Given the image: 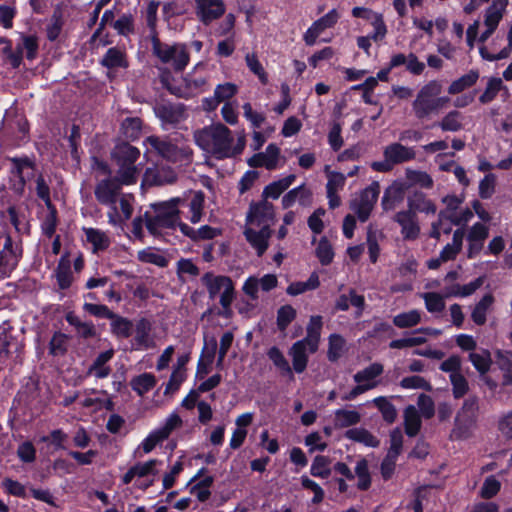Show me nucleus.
Segmentation results:
<instances>
[{
    "label": "nucleus",
    "instance_id": "9",
    "mask_svg": "<svg viewBox=\"0 0 512 512\" xmlns=\"http://www.w3.org/2000/svg\"><path fill=\"white\" fill-rule=\"evenodd\" d=\"M202 282L206 286L210 298L219 297L223 309L228 310L234 299V286L231 279L227 276L206 273L202 277Z\"/></svg>",
    "mask_w": 512,
    "mask_h": 512
},
{
    "label": "nucleus",
    "instance_id": "45",
    "mask_svg": "<svg viewBox=\"0 0 512 512\" xmlns=\"http://www.w3.org/2000/svg\"><path fill=\"white\" fill-rule=\"evenodd\" d=\"M163 441L164 439L155 430L151 431L134 450V457L142 458L144 455L152 452Z\"/></svg>",
    "mask_w": 512,
    "mask_h": 512
},
{
    "label": "nucleus",
    "instance_id": "2",
    "mask_svg": "<svg viewBox=\"0 0 512 512\" xmlns=\"http://www.w3.org/2000/svg\"><path fill=\"white\" fill-rule=\"evenodd\" d=\"M274 217V206L265 199L252 203L249 207L244 235L248 243L256 250L258 256L263 255L269 246L270 226Z\"/></svg>",
    "mask_w": 512,
    "mask_h": 512
},
{
    "label": "nucleus",
    "instance_id": "6",
    "mask_svg": "<svg viewBox=\"0 0 512 512\" xmlns=\"http://www.w3.org/2000/svg\"><path fill=\"white\" fill-rule=\"evenodd\" d=\"M143 145L145 156H160L173 163L187 164L191 161L192 151L187 146L178 147L165 138L158 136L147 137Z\"/></svg>",
    "mask_w": 512,
    "mask_h": 512
},
{
    "label": "nucleus",
    "instance_id": "3",
    "mask_svg": "<svg viewBox=\"0 0 512 512\" xmlns=\"http://www.w3.org/2000/svg\"><path fill=\"white\" fill-rule=\"evenodd\" d=\"M442 90L443 86L438 80H430L418 90L412 102V110L417 119H428L446 107L449 98L441 96Z\"/></svg>",
    "mask_w": 512,
    "mask_h": 512
},
{
    "label": "nucleus",
    "instance_id": "55",
    "mask_svg": "<svg viewBox=\"0 0 512 512\" xmlns=\"http://www.w3.org/2000/svg\"><path fill=\"white\" fill-rule=\"evenodd\" d=\"M111 330L119 338H128L132 333V323L123 317L113 314V318H110Z\"/></svg>",
    "mask_w": 512,
    "mask_h": 512
},
{
    "label": "nucleus",
    "instance_id": "51",
    "mask_svg": "<svg viewBox=\"0 0 512 512\" xmlns=\"http://www.w3.org/2000/svg\"><path fill=\"white\" fill-rule=\"evenodd\" d=\"M463 235L464 233L460 229L454 232L452 243L447 244L440 254L441 261H448L456 257L462 247Z\"/></svg>",
    "mask_w": 512,
    "mask_h": 512
},
{
    "label": "nucleus",
    "instance_id": "11",
    "mask_svg": "<svg viewBox=\"0 0 512 512\" xmlns=\"http://www.w3.org/2000/svg\"><path fill=\"white\" fill-rule=\"evenodd\" d=\"M380 193V185L377 181L366 187L357 198L351 202V209L356 213L361 222L368 220Z\"/></svg>",
    "mask_w": 512,
    "mask_h": 512
},
{
    "label": "nucleus",
    "instance_id": "30",
    "mask_svg": "<svg viewBox=\"0 0 512 512\" xmlns=\"http://www.w3.org/2000/svg\"><path fill=\"white\" fill-rule=\"evenodd\" d=\"M465 116L458 110H450L441 117L433 126L443 132H459L465 127Z\"/></svg>",
    "mask_w": 512,
    "mask_h": 512
},
{
    "label": "nucleus",
    "instance_id": "28",
    "mask_svg": "<svg viewBox=\"0 0 512 512\" xmlns=\"http://www.w3.org/2000/svg\"><path fill=\"white\" fill-rule=\"evenodd\" d=\"M322 326L323 318L321 316L313 315L310 317L306 327V336L301 341L308 345L311 354L318 350Z\"/></svg>",
    "mask_w": 512,
    "mask_h": 512
},
{
    "label": "nucleus",
    "instance_id": "41",
    "mask_svg": "<svg viewBox=\"0 0 512 512\" xmlns=\"http://www.w3.org/2000/svg\"><path fill=\"white\" fill-rule=\"evenodd\" d=\"M101 64L107 68H126L128 62L125 52L118 48H109L101 60Z\"/></svg>",
    "mask_w": 512,
    "mask_h": 512
},
{
    "label": "nucleus",
    "instance_id": "54",
    "mask_svg": "<svg viewBox=\"0 0 512 512\" xmlns=\"http://www.w3.org/2000/svg\"><path fill=\"white\" fill-rule=\"evenodd\" d=\"M182 419L181 417L173 412L171 413L164 421V423L154 429L164 440H166L170 434L177 428L181 427Z\"/></svg>",
    "mask_w": 512,
    "mask_h": 512
},
{
    "label": "nucleus",
    "instance_id": "43",
    "mask_svg": "<svg viewBox=\"0 0 512 512\" xmlns=\"http://www.w3.org/2000/svg\"><path fill=\"white\" fill-rule=\"evenodd\" d=\"M345 437L355 442L364 444L367 447H377L379 440L364 428H352L346 431Z\"/></svg>",
    "mask_w": 512,
    "mask_h": 512
},
{
    "label": "nucleus",
    "instance_id": "47",
    "mask_svg": "<svg viewBox=\"0 0 512 512\" xmlns=\"http://www.w3.org/2000/svg\"><path fill=\"white\" fill-rule=\"evenodd\" d=\"M320 285L319 276L316 272H313L307 281L294 282L287 287V293L292 296H297L306 291L314 290Z\"/></svg>",
    "mask_w": 512,
    "mask_h": 512
},
{
    "label": "nucleus",
    "instance_id": "46",
    "mask_svg": "<svg viewBox=\"0 0 512 512\" xmlns=\"http://www.w3.org/2000/svg\"><path fill=\"white\" fill-rule=\"evenodd\" d=\"M405 432L408 436H415L421 427V419L417 409L410 405L404 411Z\"/></svg>",
    "mask_w": 512,
    "mask_h": 512
},
{
    "label": "nucleus",
    "instance_id": "18",
    "mask_svg": "<svg viewBox=\"0 0 512 512\" xmlns=\"http://www.w3.org/2000/svg\"><path fill=\"white\" fill-rule=\"evenodd\" d=\"M278 284V279L275 274H266L261 278L250 276L243 284V292L252 300L258 299V292L262 290L268 292L274 289Z\"/></svg>",
    "mask_w": 512,
    "mask_h": 512
},
{
    "label": "nucleus",
    "instance_id": "7",
    "mask_svg": "<svg viewBox=\"0 0 512 512\" xmlns=\"http://www.w3.org/2000/svg\"><path fill=\"white\" fill-rule=\"evenodd\" d=\"M416 157L413 147L393 142L383 148V160L370 164L374 171L385 173L391 171L396 165L409 162Z\"/></svg>",
    "mask_w": 512,
    "mask_h": 512
},
{
    "label": "nucleus",
    "instance_id": "20",
    "mask_svg": "<svg viewBox=\"0 0 512 512\" xmlns=\"http://www.w3.org/2000/svg\"><path fill=\"white\" fill-rule=\"evenodd\" d=\"M159 465H161V461L158 459L137 462L122 476L121 481L123 484L128 485L136 478L142 479L149 476H155L158 473Z\"/></svg>",
    "mask_w": 512,
    "mask_h": 512
},
{
    "label": "nucleus",
    "instance_id": "1",
    "mask_svg": "<svg viewBox=\"0 0 512 512\" xmlns=\"http://www.w3.org/2000/svg\"><path fill=\"white\" fill-rule=\"evenodd\" d=\"M194 140L200 149L216 159L230 158L241 154L246 144L244 134H240L234 143L231 131L220 123L196 131Z\"/></svg>",
    "mask_w": 512,
    "mask_h": 512
},
{
    "label": "nucleus",
    "instance_id": "63",
    "mask_svg": "<svg viewBox=\"0 0 512 512\" xmlns=\"http://www.w3.org/2000/svg\"><path fill=\"white\" fill-rule=\"evenodd\" d=\"M355 475L358 478L357 486L360 490H367L370 487L371 479L368 470V463L365 459H361L355 466Z\"/></svg>",
    "mask_w": 512,
    "mask_h": 512
},
{
    "label": "nucleus",
    "instance_id": "58",
    "mask_svg": "<svg viewBox=\"0 0 512 512\" xmlns=\"http://www.w3.org/2000/svg\"><path fill=\"white\" fill-rule=\"evenodd\" d=\"M469 359L475 369L481 374H485L490 369L491 355L487 350L470 353Z\"/></svg>",
    "mask_w": 512,
    "mask_h": 512
},
{
    "label": "nucleus",
    "instance_id": "12",
    "mask_svg": "<svg viewBox=\"0 0 512 512\" xmlns=\"http://www.w3.org/2000/svg\"><path fill=\"white\" fill-rule=\"evenodd\" d=\"M508 0H492L491 4L484 12V31L480 34L478 40L485 43L498 28L504 17Z\"/></svg>",
    "mask_w": 512,
    "mask_h": 512
},
{
    "label": "nucleus",
    "instance_id": "36",
    "mask_svg": "<svg viewBox=\"0 0 512 512\" xmlns=\"http://www.w3.org/2000/svg\"><path fill=\"white\" fill-rule=\"evenodd\" d=\"M383 373V365L380 363H373L365 369L357 372L354 375V380L356 383H361L362 385H369L371 389L375 388L378 385V381L376 378Z\"/></svg>",
    "mask_w": 512,
    "mask_h": 512
},
{
    "label": "nucleus",
    "instance_id": "57",
    "mask_svg": "<svg viewBox=\"0 0 512 512\" xmlns=\"http://www.w3.org/2000/svg\"><path fill=\"white\" fill-rule=\"evenodd\" d=\"M123 134L127 139L136 140L141 135L142 121L139 118H126L121 125Z\"/></svg>",
    "mask_w": 512,
    "mask_h": 512
},
{
    "label": "nucleus",
    "instance_id": "35",
    "mask_svg": "<svg viewBox=\"0 0 512 512\" xmlns=\"http://www.w3.org/2000/svg\"><path fill=\"white\" fill-rule=\"evenodd\" d=\"M113 356V349H109L100 353L94 360L93 364L90 366L88 373L98 379L108 377L111 373V368L107 365V363L112 359Z\"/></svg>",
    "mask_w": 512,
    "mask_h": 512
},
{
    "label": "nucleus",
    "instance_id": "4",
    "mask_svg": "<svg viewBox=\"0 0 512 512\" xmlns=\"http://www.w3.org/2000/svg\"><path fill=\"white\" fill-rule=\"evenodd\" d=\"M180 197L151 205L154 215L145 212V225L151 234H158L162 228H175L179 221L178 206L184 204Z\"/></svg>",
    "mask_w": 512,
    "mask_h": 512
},
{
    "label": "nucleus",
    "instance_id": "26",
    "mask_svg": "<svg viewBox=\"0 0 512 512\" xmlns=\"http://www.w3.org/2000/svg\"><path fill=\"white\" fill-rule=\"evenodd\" d=\"M154 346V339L151 336V323L141 319L136 323L132 347L135 350H146Z\"/></svg>",
    "mask_w": 512,
    "mask_h": 512
},
{
    "label": "nucleus",
    "instance_id": "32",
    "mask_svg": "<svg viewBox=\"0 0 512 512\" xmlns=\"http://www.w3.org/2000/svg\"><path fill=\"white\" fill-rule=\"evenodd\" d=\"M406 185L400 182H395L390 185L384 192L382 198V207L384 210L394 209L395 206L404 199Z\"/></svg>",
    "mask_w": 512,
    "mask_h": 512
},
{
    "label": "nucleus",
    "instance_id": "61",
    "mask_svg": "<svg viewBox=\"0 0 512 512\" xmlns=\"http://www.w3.org/2000/svg\"><path fill=\"white\" fill-rule=\"evenodd\" d=\"M425 302V307L430 313H438L444 310L445 308V301L444 296L434 293V292H428L423 293L421 295Z\"/></svg>",
    "mask_w": 512,
    "mask_h": 512
},
{
    "label": "nucleus",
    "instance_id": "17",
    "mask_svg": "<svg viewBox=\"0 0 512 512\" xmlns=\"http://www.w3.org/2000/svg\"><path fill=\"white\" fill-rule=\"evenodd\" d=\"M3 249L0 252V276H7L18 264L21 251L13 246L11 237L4 235Z\"/></svg>",
    "mask_w": 512,
    "mask_h": 512
},
{
    "label": "nucleus",
    "instance_id": "25",
    "mask_svg": "<svg viewBox=\"0 0 512 512\" xmlns=\"http://www.w3.org/2000/svg\"><path fill=\"white\" fill-rule=\"evenodd\" d=\"M11 326L3 323L0 326V360L6 359L12 354H17L21 350L20 341L11 333Z\"/></svg>",
    "mask_w": 512,
    "mask_h": 512
},
{
    "label": "nucleus",
    "instance_id": "52",
    "mask_svg": "<svg viewBox=\"0 0 512 512\" xmlns=\"http://www.w3.org/2000/svg\"><path fill=\"white\" fill-rule=\"evenodd\" d=\"M204 206V194L201 191L193 192L191 195L190 202L188 204L189 207V220L192 223H198L201 220L202 212Z\"/></svg>",
    "mask_w": 512,
    "mask_h": 512
},
{
    "label": "nucleus",
    "instance_id": "59",
    "mask_svg": "<svg viewBox=\"0 0 512 512\" xmlns=\"http://www.w3.org/2000/svg\"><path fill=\"white\" fill-rule=\"evenodd\" d=\"M212 484L213 477L206 476L191 487L190 493L195 495L199 501L204 502L211 495L210 487Z\"/></svg>",
    "mask_w": 512,
    "mask_h": 512
},
{
    "label": "nucleus",
    "instance_id": "49",
    "mask_svg": "<svg viewBox=\"0 0 512 512\" xmlns=\"http://www.w3.org/2000/svg\"><path fill=\"white\" fill-rule=\"evenodd\" d=\"M245 63L250 72L257 76V78L263 85H266L268 83V75L256 53H247L245 55Z\"/></svg>",
    "mask_w": 512,
    "mask_h": 512
},
{
    "label": "nucleus",
    "instance_id": "39",
    "mask_svg": "<svg viewBox=\"0 0 512 512\" xmlns=\"http://www.w3.org/2000/svg\"><path fill=\"white\" fill-rule=\"evenodd\" d=\"M157 384V379L152 373H142L134 376L130 381L132 390L139 396H144Z\"/></svg>",
    "mask_w": 512,
    "mask_h": 512
},
{
    "label": "nucleus",
    "instance_id": "27",
    "mask_svg": "<svg viewBox=\"0 0 512 512\" xmlns=\"http://www.w3.org/2000/svg\"><path fill=\"white\" fill-rule=\"evenodd\" d=\"M346 183V176L343 173H331L326 183V194L328 204L331 209L337 208L341 204L339 192L343 190Z\"/></svg>",
    "mask_w": 512,
    "mask_h": 512
},
{
    "label": "nucleus",
    "instance_id": "56",
    "mask_svg": "<svg viewBox=\"0 0 512 512\" xmlns=\"http://www.w3.org/2000/svg\"><path fill=\"white\" fill-rule=\"evenodd\" d=\"M345 340L339 334H331L329 336L328 358L330 361L339 359L345 350Z\"/></svg>",
    "mask_w": 512,
    "mask_h": 512
},
{
    "label": "nucleus",
    "instance_id": "42",
    "mask_svg": "<svg viewBox=\"0 0 512 512\" xmlns=\"http://www.w3.org/2000/svg\"><path fill=\"white\" fill-rule=\"evenodd\" d=\"M421 320L422 312L417 309H412L395 315L393 317V324L400 329H405L418 325Z\"/></svg>",
    "mask_w": 512,
    "mask_h": 512
},
{
    "label": "nucleus",
    "instance_id": "23",
    "mask_svg": "<svg viewBox=\"0 0 512 512\" xmlns=\"http://www.w3.org/2000/svg\"><path fill=\"white\" fill-rule=\"evenodd\" d=\"M120 183L116 180H103L98 183L95 188V196L97 200L108 207L115 204L120 197Z\"/></svg>",
    "mask_w": 512,
    "mask_h": 512
},
{
    "label": "nucleus",
    "instance_id": "19",
    "mask_svg": "<svg viewBox=\"0 0 512 512\" xmlns=\"http://www.w3.org/2000/svg\"><path fill=\"white\" fill-rule=\"evenodd\" d=\"M394 221L401 228V235L404 240L413 241L416 240L420 235V225L417 219V215H414L412 211H399L394 216Z\"/></svg>",
    "mask_w": 512,
    "mask_h": 512
},
{
    "label": "nucleus",
    "instance_id": "62",
    "mask_svg": "<svg viewBox=\"0 0 512 512\" xmlns=\"http://www.w3.org/2000/svg\"><path fill=\"white\" fill-rule=\"evenodd\" d=\"M502 88V80L500 78H490L487 82L484 92L480 95L479 101L482 104L492 102Z\"/></svg>",
    "mask_w": 512,
    "mask_h": 512
},
{
    "label": "nucleus",
    "instance_id": "31",
    "mask_svg": "<svg viewBox=\"0 0 512 512\" xmlns=\"http://www.w3.org/2000/svg\"><path fill=\"white\" fill-rule=\"evenodd\" d=\"M312 192L304 184L291 189L282 197V206L284 209L292 207L298 203L307 206L311 203Z\"/></svg>",
    "mask_w": 512,
    "mask_h": 512
},
{
    "label": "nucleus",
    "instance_id": "38",
    "mask_svg": "<svg viewBox=\"0 0 512 512\" xmlns=\"http://www.w3.org/2000/svg\"><path fill=\"white\" fill-rule=\"evenodd\" d=\"M295 179L296 176L294 174H290L270 183L263 190V198L265 200L268 198L278 199L279 196L294 183Z\"/></svg>",
    "mask_w": 512,
    "mask_h": 512
},
{
    "label": "nucleus",
    "instance_id": "22",
    "mask_svg": "<svg viewBox=\"0 0 512 512\" xmlns=\"http://www.w3.org/2000/svg\"><path fill=\"white\" fill-rule=\"evenodd\" d=\"M154 111L164 126L177 124L185 118L182 104L161 103L155 106Z\"/></svg>",
    "mask_w": 512,
    "mask_h": 512
},
{
    "label": "nucleus",
    "instance_id": "14",
    "mask_svg": "<svg viewBox=\"0 0 512 512\" xmlns=\"http://www.w3.org/2000/svg\"><path fill=\"white\" fill-rule=\"evenodd\" d=\"M225 10L223 0H195L196 16L204 25H209L222 17Z\"/></svg>",
    "mask_w": 512,
    "mask_h": 512
},
{
    "label": "nucleus",
    "instance_id": "64",
    "mask_svg": "<svg viewBox=\"0 0 512 512\" xmlns=\"http://www.w3.org/2000/svg\"><path fill=\"white\" fill-rule=\"evenodd\" d=\"M498 357V365L500 370L503 373V384L510 385L512 384V360L508 353H497Z\"/></svg>",
    "mask_w": 512,
    "mask_h": 512
},
{
    "label": "nucleus",
    "instance_id": "15",
    "mask_svg": "<svg viewBox=\"0 0 512 512\" xmlns=\"http://www.w3.org/2000/svg\"><path fill=\"white\" fill-rule=\"evenodd\" d=\"M133 197L130 194H121L115 204L109 207V223L114 226H121L130 219L133 213Z\"/></svg>",
    "mask_w": 512,
    "mask_h": 512
},
{
    "label": "nucleus",
    "instance_id": "33",
    "mask_svg": "<svg viewBox=\"0 0 512 512\" xmlns=\"http://www.w3.org/2000/svg\"><path fill=\"white\" fill-rule=\"evenodd\" d=\"M309 353L308 345L300 340L290 348L289 355L292 358L293 369L296 373H302L306 369Z\"/></svg>",
    "mask_w": 512,
    "mask_h": 512
},
{
    "label": "nucleus",
    "instance_id": "24",
    "mask_svg": "<svg viewBox=\"0 0 512 512\" xmlns=\"http://www.w3.org/2000/svg\"><path fill=\"white\" fill-rule=\"evenodd\" d=\"M443 201L447 205V211L441 212L438 223L432 224L431 236L434 238H440L442 233L447 234L451 231L450 224H446L445 221L448 220L447 216L450 213H455L454 210H456L461 203V199L457 196H447Z\"/></svg>",
    "mask_w": 512,
    "mask_h": 512
},
{
    "label": "nucleus",
    "instance_id": "29",
    "mask_svg": "<svg viewBox=\"0 0 512 512\" xmlns=\"http://www.w3.org/2000/svg\"><path fill=\"white\" fill-rule=\"evenodd\" d=\"M187 85V90H182L180 88L174 87L170 84L167 77H162V83L167 87V89L180 97H187L191 94L198 93L204 91L207 81L204 77H186L184 79Z\"/></svg>",
    "mask_w": 512,
    "mask_h": 512
},
{
    "label": "nucleus",
    "instance_id": "34",
    "mask_svg": "<svg viewBox=\"0 0 512 512\" xmlns=\"http://www.w3.org/2000/svg\"><path fill=\"white\" fill-rule=\"evenodd\" d=\"M408 210L412 211L414 215L417 212L425 213V214H435L436 206L435 204L426 198V196L420 192H415L410 195L407 199Z\"/></svg>",
    "mask_w": 512,
    "mask_h": 512
},
{
    "label": "nucleus",
    "instance_id": "48",
    "mask_svg": "<svg viewBox=\"0 0 512 512\" xmlns=\"http://www.w3.org/2000/svg\"><path fill=\"white\" fill-rule=\"evenodd\" d=\"M55 275L57 283L61 289H66L71 285L72 272L69 259L66 257H61Z\"/></svg>",
    "mask_w": 512,
    "mask_h": 512
},
{
    "label": "nucleus",
    "instance_id": "53",
    "mask_svg": "<svg viewBox=\"0 0 512 512\" xmlns=\"http://www.w3.org/2000/svg\"><path fill=\"white\" fill-rule=\"evenodd\" d=\"M330 463L328 457L317 455L310 466V474L318 478H328L331 474Z\"/></svg>",
    "mask_w": 512,
    "mask_h": 512
},
{
    "label": "nucleus",
    "instance_id": "44",
    "mask_svg": "<svg viewBox=\"0 0 512 512\" xmlns=\"http://www.w3.org/2000/svg\"><path fill=\"white\" fill-rule=\"evenodd\" d=\"M361 419L356 410L338 409L334 413V427L345 428L357 424Z\"/></svg>",
    "mask_w": 512,
    "mask_h": 512
},
{
    "label": "nucleus",
    "instance_id": "5",
    "mask_svg": "<svg viewBox=\"0 0 512 512\" xmlns=\"http://www.w3.org/2000/svg\"><path fill=\"white\" fill-rule=\"evenodd\" d=\"M113 157L118 166L116 180L122 185H131L137 182L141 172L140 165L136 161L140 157V151L127 143L115 147Z\"/></svg>",
    "mask_w": 512,
    "mask_h": 512
},
{
    "label": "nucleus",
    "instance_id": "16",
    "mask_svg": "<svg viewBox=\"0 0 512 512\" xmlns=\"http://www.w3.org/2000/svg\"><path fill=\"white\" fill-rule=\"evenodd\" d=\"M339 14L335 9L330 10L323 17L319 18L307 29L303 35V40L308 46L316 44L317 38L329 28H332L338 21Z\"/></svg>",
    "mask_w": 512,
    "mask_h": 512
},
{
    "label": "nucleus",
    "instance_id": "8",
    "mask_svg": "<svg viewBox=\"0 0 512 512\" xmlns=\"http://www.w3.org/2000/svg\"><path fill=\"white\" fill-rule=\"evenodd\" d=\"M153 52L160 62L176 71L183 70L189 62V54L183 44L153 43Z\"/></svg>",
    "mask_w": 512,
    "mask_h": 512
},
{
    "label": "nucleus",
    "instance_id": "21",
    "mask_svg": "<svg viewBox=\"0 0 512 512\" xmlns=\"http://www.w3.org/2000/svg\"><path fill=\"white\" fill-rule=\"evenodd\" d=\"M280 158V149L275 144H269L264 152L253 155L248 164L250 167H264L268 170H274L278 167Z\"/></svg>",
    "mask_w": 512,
    "mask_h": 512
},
{
    "label": "nucleus",
    "instance_id": "40",
    "mask_svg": "<svg viewBox=\"0 0 512 512\" xmlns=\"http://www.w3.org/2000/svg\"><path fill=\"white\" fill-rule=\"evenodd\" d=\"M83 230L93 252L103 251L109 247L110 239L104 231L95 228H84Z\"/></svg>",
    "mask_w": 512,
    "mask_h": 512
},
{
    "label": "nucleus",
    "instance_id": "10",
    "mask_svg": "<svg viewBox=\"0 0 512 512\" xmlns=\"http://www.w3.org/2000/svg\"><path fill=\"white\" fill-rule=\"evenodd\" d=\"M22 43L17 46L16 51L11 48V43L5 38H0V46L3 45L2 51L10 64L17 68L21 64L23 53L29 60H33L38 51V39L34 35L21 34Z\"/></svg>",
    "mask_w": 512,
    "mask_h": 512
},
{
    "label": "nucleus",
    "instance_id": "50",
    "mask_svg": "<svg viewBox=\"0 0 512 512\" xmlns=\"http://www.w3.org/2000/svg\"><path fill=\"white\" fill-rule=\"evenodd\" d=\"M488 236V228L481 223H475L469 233H468V240L470 242V253L473 249L479 250L482 246L483 241Z\"/></svg>",
    "mask_w": 512,
    "mask_h": 512
},
{
    "label": "nucleus",
    "instance_id": "13",
    "mask_svg": "<svg viewBox=\"0 0 512 512\" xmlns=\"http://www.w3.org/2000/svg\"><path fill=\"white\" fill-rule=\"evenodd\" d=\"M479 405L478 399L474 396L468 397L462 408L458 411L456 416V428L454 434L458 437H464L466 432L474 425Z\"/></svg>",
    "mask_w": 512,
    "mask_h": 512
},
{
    "label": "nucleus",
    "instance_id": "37",
    "mask_svg": "<svg viewBox=\"0 0 512 512\" xmlns=\"http://www.w3.org/2000/svg\"><path fill=\"white\" fill-rule=\"evenodd\" d=\"M479 79V72L477 70H470L468 73L453 80L448 87V94L457 95L471 88L476 84Z\"/></svg>",
    "mask_w": 512,
    "mask_h": 512
},
{
    "label": "nucleus",
    "instance_id": "60",
    "mask_svg": "<svg viewBox=\"0 0 512 512\" xmlns=\"http://www.w3.org/2000/svg\"><path fill=\"white\" fill-rule=\"evenodd\" d=\"M427 341L426 337L420 335V333H414L410 336L403 337L401 339L392 340L389 344L392 349H403L409 347H415L421 345Z\"/></svg>",
    "mask_w": 512,
    "mask_h": 512
}]
</instances>
